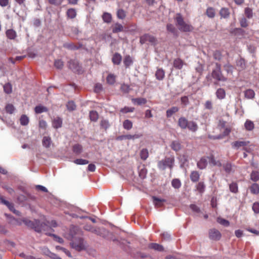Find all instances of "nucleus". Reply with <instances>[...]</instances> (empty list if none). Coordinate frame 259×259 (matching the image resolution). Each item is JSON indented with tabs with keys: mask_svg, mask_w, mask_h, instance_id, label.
Returning <instances> with one entry per match:
<instances>
[{
	"mask_svg": "<svg viewBox=\"0 0 259 259\" xmlns=\"http://www.w3.org/2000/svg\"><path fill=\"white\" fill-rule=\"evenodd\" d=\"M209 162L212 166H222V164L220 161L216 160L213 156L202 157L197 163V167L200 169L205 168Z\"/></svg>",
	"mask_w": 259,
	"mask_h": 259,
	"instance_id": "nucleus-1",
	"label": "nucleus"
},
{
	"mask_svg": "<svg viewBox=\"0 0 259 259\" xmlns=\"http://www.w3.org/2000/svg\"><path fill=\"white\" fill-rule=\"evenodd\" d=\"M174 19L176 24L180 30L188 32L192 30V26L184 21L182 16L180 14H177Z\"/></svg>",
	"mask_w": 259,
	"mask_h": 259,
	"instance_id": "nucleus-2",
	"label": "nucleus"
},
{
	"mask_svg": "<svg viewBox=\"0 0 259 259\" xmlns=\"http://www.w3.org/2000/svg\"><path fill=\"white\" fill-rule=\"evenodd\" d=\"M175 158L174 156L166 157L164 159L159 161L158 162V167L159 169L164 170L166 167L171 169L174 164Z\"/></svg>",
	"mask_w": 259,
	"mask_h": 259,
	"instance_id": "nucleus-3",
	"label": "nucleus"
},
{
	"mask_svg": "<svg viewBox=\"0 0 259 259\" xmlns=\"http://www.w3.org/2000/svg\"><path fill=\"white\" fill-rule=\"evenodd\" d=\"M211 75L214 79L218 81H224L226 80V77H225L222 74L221 71V65L218 63H216V67L213 70Z\"/></svg>",
	"mask_w": 259,
	"mask_h": 259,
	"instance_id": "nucleus-4",
	"label": "nucleus"
},
{
	"mask_svg": "<svg viewBox=\"0 0 259 259\" xmlns=\"http://www.w3.org/2000/svg\"><path fill=\"white\" fill-rule=\"evenodd\" d=\"M140 41L141 44L149 42L152 45H155L157 43V39L153 35L145 34L140 37Z\"/></svg>",
	"mask_w": 259,
	"mask_h": 259,
	"instance_id": "nucleus-5",
	"label": "nucleus"
},
{
	"mask_svg": "<svg viewBox=\"0 0 259 259\" xmlns=\"http://www.w3.org/2000/svg\"><path fill=\"white\" fill-rule=\"evenodd\" d=\"M70 244L72 248L77 250H81L84 248L83 240L81 238H77L73 237V240Z\"/></svg>",
	"mask_w": 259,
	"mask_h": 259,
	"instance_id": "nucleus-6",
	"label": "nucleus"
},
{
	"mask_svg": "<svg viewBox=\"0 0 259 259\" xmlns=\"http://www.w3.org/2000/svg\"><path fill=\"white\" fill-rule=\"evenodd\" d=\"M0 203L5 205L11 211L18 215H20V212L14 208V204L5 200L4 197L2 196H0Z\"/></svg>",
	"mask_w": 259,
	"mask_h": 259,
	"instance_id": "nucleus-7",
	"label": "nucleus"
},
{
	"mask_svg": "<svg viewBox=\"0 0 259 259\" xmlns=\"http://www.w3.org/2000/svg\"><path fill=\"white\" fill-rule=\"evenodd\" d=\"M222 235L220 231L216 229H211L209 231V238L213 240H219Z\"/></svg>",
	"mask_w": 259,
	"mask_h": 259,
	"instance_id": "nucleus-8",
	"label": "nucleus"
},
{
	"mask_svg": "<svg viewBox=\"0 0 259 259\" xmlns=\"http://www.w3.org/2000/svg\"><path fill=\"white\" fill-rule=\"evenodd\" d=\"M68 67L74 72H77L78 73H80L81 72L80 66H79L78 61L76 60H70L68 62Z\"/></svg>",
	"mask_w": 259,
	"mask_h": 259,
	"instance_id": "nucleus-9",
	"label": "nucleus"
},
{
	"mask_svg": "<svg viewBox=\"0 0 259 259\" xmlns=\"http://www.w3.org/2000/svg\"><path fill=\"white\" fill-rule=\"evenodd\" d=\"M248 143H249V142L243 141H237L232 143L231 145H232V147L233 148L236 149H238L239 148L242 147H243L244 150H245L248 152L246 148H245L244 147L247 146Z\"/></svg>",
	"mask_w": 259,
	"mask_h": 259,
	"instance_id": "nucleus-10",
	"label": "nucleus"
},
{
	"mask_svg": "<svg viewBox=\"0 0 259 259\" xmlns=\"http://www.w3.org/2000/svg\"><path fill=\"white\" fill-rule=\"evenodd\" d=\"M91 232L102 237H105L107 230L103 228L91 227Z\"/></svg>",
	"mask_w": 259,
	"mask_h": 259,
	"instance_id": "nucleus-11",
	"label": "nucleus"
},
{
	"mask_svg": "<svg viewBox=\"0 0 259 259\" xmlns=\"http://www.w3.org/2000/svg\"><path fill=\"white\" fill-rule=\"evenodd\" d=\"M231 131L230 129L228 128H226L224 129L223 133L221 134L218 136H212V135H209L208 137L209 139H223L224 137L228 135Z\"/></svg>",
	"mask_w": 259,
	"mask_h": 259,
	"instance_id": "nucleus-12",
	"label": "nucleus"
},
{
	"mask_svg": "<svg viewBox=\"0 0 259 259\" xmlns=\"http://www.w3.org/2000/svg\"><path fill=\"white\" fill-rule=\"evenodd\" d=\"M152 199L153 203L156 208H160L162 207L164 205V203L166 201V200L164 199H160L155 196L153 197Z\"/></svg>",
	"mask_w": 259,
	"mask_h": 259,
	"instance_id": "nucleus-13",
	"label": "nucleus"
},
{
	"mask_svg": "<svg viewBox=\"0 0 259 259\" xmlns=\"http://www.w3.org/2000/svg\"><path fill=\"white\" fill-rule=\"evenodd\" d=\"M189 121L184 117H180L178 120V125L182 129L187 128Z\"/></svg>",
	"mask_w": 259,
	"mask_h": 259,
	"instance_id": "nucleus-14",
	"label": "nucleus"
},
{
	"mask_svg": "<svg viewBox=\"0 0 259 259\" xmlns=\"http://www.w3.org/2000/svg\"><path fill=\"white\" fill-rule=\"evenodd\" d=\"M81 45H76L72 42H66L63 44V47L70 50H75L79 49Z\"/></svg>",
	"mask_w": 259,
	"mask_h": 259,
	"instance_id": "nucleus-15",
	"label": "nucleus"
},
{
	"mask_svg": "<svg viewBox=\"0 0 259 259\" xmlns=\"http://www.w3.org/2000/svg\"><path fill=\"white\" fill-rule=\"evenodd\" d=\"M171 148L174 150L176 152H178L180 151L181 148V144L180 142L179 141H173L170 145Z\"/></svg>",
	"mask_w": 259,
	"mask_h": 259,
	"instance_id": "nucleus-16",
	"label": "nucleus"
},
{
	"mask_svg": "<svg viewBox=\"0 0 259 259\" xmlns=\"http://www.w3.org/2000/svg\"><path fill=\"white\" fill-rule=\"evenodd\" d=\"M184 64V62L181 59L177 58L174 60L173 66L177 69H181Z\"/></svg>",
	"mask_w": 259,
	"mask_h": 259,
	"instance_id": "nucleus-17",
	"label": "nucleus"
},
{
	"mask_svg": "<svg viewBox=\"0 0 259 259\" xmlns=\"http://www.w3.org/2000/svg\"><path fill=\"white\" fill-rule=\"evenodd\" d=\"M62 124V120L60 117L55 118L52 122V125L55 128H58L61 127Z\"/></svg>",
	"mask_w": 259,
	"mask_h": 259,
	"instance_id": "nucleus-18",
	"label": "nucleus"
},
{
	"mask_svg": "<svg viewBox=\"0 0 259 259\" xmlns=\"http://www.w3.org/2000/svg\"><path fill=\"white\" fill-rule=\"evenodd\" d=\"M187 128L192 132H195L198 129V125L195 122L189 121Z\"/></svg>",
	"mask_w": 259,
	"mask_h": 259,
	"instance_id": "nucleus-19",
	"label": "nucleus"
},
{
	"mask_svg": "<svg viewBox=\"0 0 259 259\" xmlns=\"http://www.w3.org/2000/svg\"><path fill=\"white\" fill-rule=\"evenodd\" d=\"M121 56L119 54L116 53L114 54L112 60L114 64L119 65L121 61Z\"/></svg>",
	"mask_w": 259,
	"mask_h": 259,
	"instance_id": "nucleus-20",
	"label": "nucleus"
},
{
	"mask_svg": "<svg viewBox=\"0 0 259 259\" xmlns=\"http://www.w3.org/2000/svg\"><path fill=\"white\" fill-rule=\"evenodd\" d=\"M200 177L199 172L197 171H192L190 174V178L193 182H197Z\"/></svg>",
	"mask_w": 259,
	"mask_h": 259,
	"instance_id": "nucleus-21",
	"label": "nucleus"
},
{
	"mask_svg": "<svg viewBox=\"0 0 259 259\" xmlns=\"http://www.w3.org/2000/svg\"><path fill=\"white\" fill-rule=\"evenodd\" d=\"M156 77L158 80H162L165 76L164 71L161 69H158L155 73Z\"/></svg>",
	"mask_w": 259,
	"mask_h": 259,
	"instance_id": "nucleus-22",
	"label": "nucleus"
},
{
	"mask_svg": "<svg viewBox=\"0 0 259 259\" xmlns=\"http://www.w3.org/2000/svg\"><path fill=\"white\" fill-rule=\"evenodd\" d=\"M149 248L153 249L155 250L161 251L163 250V247L162 245L157 243H150L149 244Z\"/></svg>",
	"mask_w": 259,
	"mask_h": 259,
	"instance_id": "nucleus-23",
	"label": "nucleus"
},
{
	"mask_svg": "<svg viewBox=\"0 0 259 259\" xmlns=\"http://www.w3.org/2000/svg\"><path fill=\"white\" fill-rule=\"evenodd\" d=\"M223 168L227 174H230L233 171V166L229 162H226L223 164Z\"/></svg>",
	"mask_w": 259,
	"mask_h": 259,
	"instance_id": "nucleus-24",
	"label": "nucleus"
},
{
	"mask_svg": "<svg viewBox=\"0 0 259 259\" xmlns=\"http://www.w3.org/2000/svg\"><path fill=\"white\" fill-rule=\"evenodd\" d=\"M237 66L239 68V70H243L245 68V62L243 59L240 58L237 61Z\"/></svg>",
	"mask_w": 259,
	"mask_h": 259,
	"instance_id": "nucleus-25",
	"label": "nucleus"
},
{
	"mask_svg": "<svg viewBox=\"0 0 259 259\" xmlns=\"http://www.w3.org/2000/svg\"><path fill=\"white\" fill-rule=\"evenodd\" d=\"M216 96L219 99H224L226 96L225 90L222 88L219 89L216 92Z\"/></svg>",
	"mask_w": 259,
	"mask_h": 259,
	"instance_id": "nucleus-26",
	"label": "nucleus"
},
{
	"mask_svg": "<svg viewBox=\"0 0 259 259\" xmlns=\"http://www.w3.org/2000/svg\"><path fill=\"white\" fill-rule=\"evenodd\" d=\"M245 98L248 99H252L254 98L255 93L254 91L251 89H248L244 92Z\"/></svg>",
	"mask_w": 259,
	"mask_h": 259,
	"instance_id": "nucleus-27",
	"label": "nucleus"
},
{
	"mask_svg": "<svg viewBox=\"0 0 259 259\" xmlns=\"http://www.w3.org/2000/svg\"><path fill=\"white\" fill-rule=\"evenodd\" d=\"M250 190L251 193L257 194L259 193V186L258 184L254 183L250 186Z\"/></svg>",
	"mask_w": 259,
	"mask_h": 259,
	"instance_id": "nucleus-28",
	"label": "nucleus"
},
{
	"mask_svg": "<svg viewBox=\"0 0 259 259\" xmlns=\"http://www.w3.org/2000/svg\"><path fill=\"white\" fill-rule=\"evenodd\" d=\"M206 14L209 18H212L215 15V10L212 7H209L206 10Z\"/></svg>",
	"mask_w": 259,
	"mask_h": 259,
	"instance_id": "nucleus-29",
	"label": "nucleus"
},
{
	"mask_svg": "<svg viewBox=\"0 0 259 259\" xmlns=\"http://www.w3.org/2000/svg\"><path fill=\"white\" fill-rule=\"evenodd\" d=\"M245 128L247 131H252L254 128V123L250 120H247L244 124Z\"/></svg>",
	"mask_w": 259,
	"mask_h": 259,
	"instance_id": "nucleus-30",
	"label": "nucleus"
},
{
	"mask_svg": "<svg viewBox=\"0 0 259 259\" xmlns=\"http://www.w3.org/2000/svg\"><path fill=\"white\" fill-rule=\"evenodd\" d=\"M123 29V27L121 24L116 23L113 27L112 32L113 33H118L122 31Z\"/></svg>",
	"mask_w": 259,
	"mask_h": 259,
	"instance_id": "nucleus-31",
	"label": "nucleus"
},
{
	"mask_svg": "<svg viewBox=\"0 0 259 259\" xmlns=\"http://www.w3.org/2000/svg\"><path fill=\"white\" fill-rule=\"evenodd\" d=\"M179 111V108L177 107H172L166 111V116L170 117L172 115Z\"/></svg>",
	"mask_w": 259,
	"mask_h": 259,
	"instance_id": "nucleus-32",
	"label": "nucleus"
},
{
	"mask_svg": "<svg viewBox=\"0 0 259 259\" xmlns=\"http://www.w3.org/2000/svg\"><path fill=\"white\" fill-rule=\"evenodd\" d=\"M181 182L178 179H174L171 181V186L175 189H179L181 187Z\"/></svg>",
	"mask_w": 259,
	"mask_h": 259,
	"instance_id": "nucleus-33",
	"label": "nucleus"
},
{
	"mask_svg": "<svg viewBox=\"0 0 259 259\" xmlns=\"http://www.w3.org/2000/svg\"><path fill=\"white\" fill-rule=\"evenodd\" d=\"M220 14L222 18H226L229 17L230 13L227 8H223L220 10Z\"/></svg>",
	"mask_w": 259,
	"mask_h": 259,
	"instance_id": "nucleus-34",
	"label": "nucleus"
},
{
	"mask_svg": "<svg viewBox=\"0 0 259 259\" xmlns=\"http://www.w3.org/2000/svg\"><path fill=\"white\" fill-rule=\"evenodd\" d=\"M6 35L9 39H13L16 36V33L13 29H9L6 31Z\"/></svg>",
	"mask_w": 259,
	"mask_h": 259,
	"instance_id": "nucleus-35",
	"label": "nucleus"
},
{
	"mask_svg": "<svg viewBox=\"0 0 259 259\" xmlns=\"http://www.w3.org/2000/svg\"><path fill=\"white\" fill-rule=\"evenodd\" d=\"M47 111H48L47 108L43 106L39 105L36 106L35 108V112L37 114L41 113Z\"/></svg>",
	"mask_w": 259,
	"mask_h": 259,
	"instance_id": "nucleus-36",
	"label": "nucleus"
},
{
	"mask_svg": "<svg viewBox=\"0 0 259 259\" xmlns=\"http://www.w3.org/2000/svg\"><path fill=\"white\" fill-rule=\"evenodd\" d=\"M29 121V118L26 115H22L20 118V123L22 125H27Z\"/></svg>",
	"mask_w": 259,
	"mask_h": 259,
	"instance_id": "nucleus-37",
	"label": "nucleus"
},
{
	"mask_svg": "<svg viewBox=\"0 0 259 259\" xmlns=\"http://www.w3.org/2000/svg\"><path fill=\"white\" fill-rule=\"evenodd\" d=\"M123 63L126 67H129L133 63L132 58L129 55L126 56L124 58Z\"/></svg>",
	"mask_w": 259,
	"mask_h": 259,
	"instance_id": "nucleus-38",
	"label": "nucleus"
},
{
	"mask_svg": "<svg viewBox=\"0 0 259 259\" xmlns=\"http://www.w3.org/2000/svg\"><path fill=\"white\" fill-rule=\"evenodd\" d=\"M123 128L127 130H131L133 127V123L128 119L124 121L123 123Z\"/></svg>",
	"mask_w": 259,
	"mask_h": 259,
	"instance_id": "nucleus-39",
	"label": "nucleus"
},
{
	"mask_svg": "<svg viewBox=\"0 0 259 259\" xmlns=\"http://www.w3.org/2000/svg\"><path fill=\"white\" fill-rule=\"evenodd\" d=\"M133 102L134 104L138 105L145 104L147 102V100L145 98H140L133 99Z\"/></svg>",
	"mask_w": 259,
	"mask_h": 259,
	"instance_id": "nucleus-40",
	"label": "nucleus"
},
{
	"mask_svg": "<svg viewBox=\"0 0 259 259\" xmlns=\"http://www.w3.org/2000/svg\"><path fill=\"white\" fill-rule=\"evenodd\" d=\"M82 151V147L80 145L76 144L73 147V151L76 154H79Z\"/></svg>",
	"mask_w": 259,
	"mask_h": 259,
	"instance_id": "nucleus-41",
	"label": "nucleus"
},
{
	"mask_svg": "<svg viewBox=\"0 0 259 259\" xmlns=\"http://www.w3.org/2000/svg\"><path fill=\"white\" fill-rule=\"evenodd\" d=\"M90 118L92 121H96L98 119V114L95 111H91L90 112Z\"/></svg>",
	"mask_w": 259,
	"mask_h": 259,
	"instance_id": "nucleus-42",
	"label": "nucleus"
},
{
	"mask_svg": "<svg viewBox=\"0 0 259 259\" xmlns=\"http://www.w3.org/2000/svg\"><path fill=\"white\" fill-rule=\"evenodd\" d=\"M51 143V139L50 137H44L42 140V144L44 146L49 147Z\"/></svg>",
	"mask_w": 259,
	"mask_h": 259,
	"instance_id": "nucleus-43",
	"label": "nucleus"
},
{
	"mask_svg": "<svg viewBox=\"0 0 259 259\" xmlns=\"http://www.w3.org/2000/svg\"><path fill=\"white\" fill-rule=\"evenodd\" d=\"M250 179L254 182H256L259 180V172L256 171H253L250 175Z\"/></svg>",
	"mask_w": 259,
	"mask_h": 259,
	"instance_id": "nucleus-44",
	"label": "nucleus"
},
{
	"mask_svg": "<svg viewBox=\"0 0 259 259\" xmlns=\"http://www.w3.org/2000/svg\"><path fill=\"white\" fill-rule=\"evenodd\" d=\"M149 155L148 150L146 149H143L140 152V157L142 159L146 160Z\"/></svg>",
	"mask_w": 259,
	"mask_h": 259,
	"instance_id": "nucleus-45",
	"label": "nucleus"
},
{
	"mask_svg": "<svg viewBox=\"0 0 259 259\" xmlns=\"http://www.w3.org/2000/svg\"><path fill=\"white\" fill-rule=\"evenodd\" d=\"M205 186L203 182H200L196 186L197 190L200 193H203L204 191Z\"/></svg>",
	"mask_w": 259,
	"mask_h": 259,
	"instance_id": "nucleus-46",
	"label": "nucleus"
},
{
	"mask_svg": "<svg viewBox=\"0 0 259 259\" xmlns=\"http://www.w3.org/2000/svg\"><path fill=\"white\" fill-rule=\"evenodd\" d=\"M104 22L109 23L111 21V15L108 13H104L102 16Z\"/></svg>",
	"mask_w": 259,
	"mask_h": 259,
	"instance_id": "nucleus-47",
	"label": "nucleus"
},
{
	"mask_svg": "<svg viewBox=\"0 0 259 259\" xmlns=\"http://www.w3.org/2000/svg\"><path fill=\"white\" fill-rule=\"evenodd\" d=\"M106 80L108 83L113 84L115 81V76H114L113 74H110L107 77Z\"/></svg>",
	"mask_w": 259,
	"mask_h": 259,
	"instance_id": "nucleus-48",
	"label": "nucleus"
},
{
	"mask_svg": "<svg viewBox=\"0 0 259 259\" xmlns=\"http://www.w3.org/2000/svg\"><path fill=\"white\" fill-rule=\"evenodd\" d=\"M67 15L69 18L73 19L75 18L76 15V11L73 9H69L67 12Z\"/></svg>",
	"mask_w": 259,
	"mask_h": 259,
	"instance_id": "nucleus-49",
	"label": "nucleus"
},
{
	"mask_svg": "<svg viewBox=\"0 0 259 259\" xmlns=\"http://www.w3.org/2000/svg\"><path fill=\"white\" fill-rule=\"evenodd\" d=\"M66 107L69 111H73L76 108V105L73 101H69L66 104Z\"/></svg>",
	"mask_w": 259,
	"mask_h": 259,
	"instance_id": "nucleus-50",
	"label": "nucleus"
},
{
	"mask_svg": "<svg viewBox=\"0 0 259 259\" xmlns=\"http://www.w3.org/2000/svg\"><path fill=\"white\" fill-rule=\"evenodd\" d=\"M5 109L6 112L9 114H12L15 110V108L14 106L12 104H10L7 105L5 107Z\"/></svg>",
	"mask_w": 259,
	"mask_h": 259,
	"instance_id": "nucleus-51",
	"label": "nucleus"
},
{
	"mask_svg": "<svg viewBox=\"0 0 259 259\" xmlns=\"http://www.w3.org/2000/svg\"><path fill=\"white\" fill-rule=\"evenodd\" d=\"M117 16L119 19H123L126 16L125 12L122 9H119L117 12Z\"/></svg>",
	"mask_w": 259,
	"mask_h": 259,
	"instance_id": "nucleus-52",
	"label": "nucleus"
},
{
	"mask_svg": "<svg viewBox=\"0 0 259 259\" xmlns=\"http://www.w3.org/2000/svg\"><path fill=\"white\" fill-rule=\"evenodd\" d=\"M74 162L76 164L84 165L88 164L89 161L85 159H76L74 161Z\"/></svg>",
	"mask_w": 259,
	"mask_h": 259,
	"instance_id": "nucleus-53",
	"label": "nucleus"
},
{
	"mask_svg": "<svg viewBox=\"0 0 259 259\" xmlns=\"http://www.w3.org/2000/svg\"><path fill=\"white\" fill-rule=\"evenodd\" d=\"M132 135H125L118 136L116 140L118 141H122L124 140H131Z\"/></svg>",
	"mask_w": 259,
	"mask_h": 259,
	"instance_id": "nucleus-54",
	"label": "nucleus"
},
{
	"mask_svg": "<svg viewBox=\"0 0 259 259\" xmlns=\"http://www.w3.org/2000/svg\"><path fill=\"white\" fill-rule=\"evenodd\" d=\"M217 221L219 224H220L224 226L227 227L230 224L228 221H227L224 219H223V218H218Z\"/></svg>",
	"mask_w": 259,
	"mask_h": 259,
	"instance_id": "nucleus-55",
	"label": "nucleus"
},
{
	"mask_svg": "<svg viewBox=\"0 0 259 259\" xmlns=\"http://www.w3.org/2000/svg\"><path fill=\"white\" fill-rule=\"evenodd\" d=\"M54 65L56 68L60 69L62 68L64 64L61 60H57L54 62Z\"/></svg>",
	"mask_w": 259,
	"mask_h": 259,
	"instance_id": "nucleus-56",
	"label": "nucleus"
},
{
	"mask_svg": "<svg viewBox=\"0 0 259 259\" xmlns=\"http://www.w3.org/2000/svg\"><path fill=\"white\" fill-rule=\"evenodd\" d=\"M120 90L124 93H127L131 90L130 87L128 85L123 84L121 85Z\"/></svg>",
	"mask_w": 259,
	"mask_h": 259,
	"instance_id": "nucleus-57",
	"label": "nucleus"
},
{
	"mask_svg": "<svg viewBox=\"0 0 259 259\" xmlns=\"http://www.w3.org/2000/svg\"><path fill=\"white\" fill-rule=\"evenodd\" d=\"M4 90L7 94H10L12 92V85L10 83H7L4 86Z\"/></svg>",
	"mask_w": 259,
	"mask_h": 259,
	"instance_id": "nucleus-58",
	"label": "nucleus"
},
{
	"mask_svg": "<svg viewBox=\"0 0 259 259\" xmlns=\"http://www.w3.org/2000/svg\"><path fill=\"white\" fill-rule=\"evenodd\" d=\"M230 190L232 192L236 193L238 191V186L237 184L232 183L230 185Z\"/></svg>",
	"mask_w": 259,
	"mask_h": 259,
	"instance_id": "nucleus-59",
	"label": "nucleus"
},
{
	"mask_svg": "<svg viewBox=\"0 0 259 259\" xmlns=\"http://www.w3.org/2000/svg\"><path fill=\"white\" fill-rule=\"evenodd\" d=\"M100 124L101 126L105 129H107L110 126L109 121L107 120H101Z\"/></svg>",
	"mask_w": 259,
	"mask_h": 259,
	"instance_id": "nucleus-60",
	"label": "nucleus"
},
{
	"mask_svg": "<svg viewBox=\"0 0 259 259\" xmlns=\"http://www.w3.org/2000/svg\"><path fill=\"white\" fill-rule=\"evenodd\" d=\"M245 14L248 18H251L252 17V10L249 8H246L245 10Z\"/></svg>",
	"mask_w": 259,
	"mask_h": 259,
	"instance_id": "nucleus-61",
	"label": "nucleus"
},
{
	"mask_svg": "<svg viewBox=\"0 0 259 259\" xmlns=\"http://www.w3.org/2000/svg\"><path fill=\"white\" fill-rule=\"evenodd\" d=\"M252 210L255 213H259V203L255 202L252 205Z\"/></svg>",
	"mask_w": 259,
	"mask_h": 259,
	"instance_id": "nucleus-62",
	"label": "nucleus"
},
{
	"mask_svg": "<svg viewBox=\"0 0 259 259\" xmlns=\"http://www.w3.org/2000/svg\"><path fill=\"white\" fill-rule=\"evenodd\" d=\"M134 108L133 107H124L120 110V111L123 113L132 112L134 110Z\"/></svg>",
	"mask_w": 259,
	"mask_h": 259,
	"instance_id": "nucleus-63",
	"label": "nucleus"
},
{
	"mask_svg": "<svg viewBox=\"0 0 259 259\" xmlns=\"http://www.w3.org/2000/svg\"><path fill=\"white\" fill-rule=\"evenodd\" d=\"M166 27L167 31L173 33L176 32V28L171 24H168Z\"/></svg>",
	"mask_w": 259,
	"mask_h": 259,
	"instance_id": "nucleus-64",
	"label": "nucleus"
}]
</instances>
